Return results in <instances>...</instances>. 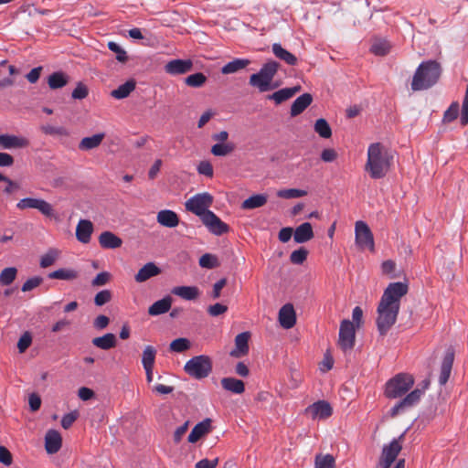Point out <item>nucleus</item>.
<instances>
[{
    "label": "nucleus",
    "instance_id": "obj_1",
    "mask_svg": "<svg viewBox=\"0 0 468 468\" xmlns=\"http://www.w3.org/2000/svg\"><path fill=\"white\" fill-rule=\"evenodd\" d=\"M407 292V284L400 282H392L385 289L377 310V326L381 335H385L396 323L400 299Z\"/></svg>",
    "mask_w": 468,
    "mask_h": 468
},
{
    "label": "nucleus",
    "instance_id": "obj_2",
    "mask_svg": "<svg viewBox=\"0 0 468 468\" xmlns=\"http://www.w3.org/2000/svg\"><path fill=\"white\" fill-rule=\"evenodd\" d=\"M392 153L380 143H373L368 145L365 171L372 179L384 178L392 165Z\"/></svg>",
    "mask_w": 468,
    "mask_h": 468
},
{
    "label": "nucleus",
    "instance_id": "obj_3",
    "mask_svg": "<svg viewBox=\"0 0 468 468\" xmlns=\"http://www.w3.org/2000/svg\"><path fill=\"white\" fill-rule=\"evenodd\" d=\"M441 73V68L436 60L422 61L417 68L411 81V90H428L437 83Z\"/></svg>",
    "mask_w": 468,
    "mask_h": 468
},
{
    "label": "nucleus",
    "instance_id": "obj_4",
    "mask_svg": "<svg viewBox=\"0 0 468 468\" xmlns=\"http://www.w3.org/2000/svg\"><path fill=\"white\" fill-rule=\"evenodd\" d=\"M414 385V378L406 373L397 374L390 378L385 388V395L388 399H398L405 395Z\"/></svg>",
    "mask_w": 468,
    "mask_h": 468
},
{
    "label": "nucleus",
    "instance_id": "obj_5",
    "mask_svg": "<svg viewBox=\"0 0 468 468\" xmlns=\"http://www.w3.org/2000/svg\"><path fill=\"white\" fill-rule=\"evenodd\" d=\"M184 370L196 379L205 378L212 371L211 359L205 355L193 356L185 364Z\"/></svg>",
    "mask_w": 468,
    "mask_h": 468
},
{
    "label": "nucleus",
    "instance_id": "obj_6",
    "mask_svg": "<svg viewBox=\"0 0 468 468\" xmlns=\"http://www.w3.org/2000/svg\"><path fill=\"white\" fill-rule=\"evenodd\" d=\"M213 197L207 192L198 193L191 197L185 203L186 209L202 218L213 204Z\"/></svg>",
    "mask_w": 468,
    "mask_h": 468
},
{
    "label": "nucleus",
    "instance_id": "obj_7",
    "mask_svg": "<svg viewBox=\"0 0 468 468\" xmlns=\"http://www.w3.org/2000/svg\"><path fill=\"white\" fill-rule=\"evenodd\" d=\"M422 388H416L412 391H410L409 394H407L401 400H399L398 403H396L391 409H390V416L395 417L400 412H403L404 410L417 405L419 401L420 400L421 396L424 394L425 390L428 388L430 385L429 380H424L422 382Z\"/></svg>",
    "mask_w": 468,
    "mask_h": 468
},
{
    "label": "nucleus",
    "instance_id": "obj_8",
    "mask_svg": "<svg viewBox=\"0 0 468 468\" xmlns=\"http://www.w3.org/2000/svg\"><path fill=\"white\" fill-rule=\"evenodd\" d=\"M356 325L347 319L340 324L338 345L345 352L350 351L355 346Z\"/></svg>",
    "mask_w": 468,
    "mask_h": 468
},
{
    "label": "nucleus",
    "instance_id": "obj_9",
    "mask_svg": "<svg viewBox=\"0 0 468 468\" xmlns=\"http://www.w3.org/2000/svg\"><path fill=\"white\" fill-rule=\"evenodd\" d=\"M356 244L362 250L368 249L373 251L375 243L373 234L367 224L358 220L355 224Z\"/></svg>",
    "mask_w": 468,
    "mask_h": 468
},
{
    "label": "nucleus",
    "instance_id": "obj_10",
    "mask_svg": "<svg viewBox=\"0 0 468 468\" xmlns=\"http://www.w3.org/2000/svg\"><path fill=\"white\" fill-rule=\"evenodd\" d=\"M16 207L21 210L35 208L37 209L41 214H43L46 217L54 216L53 207L48 202L41 198H22L17 202Z\"/></svg>",
    "mask_w": 468,
    "mask_h": 468
},
{
    "label": "nucleus",
    "instance_id": "obj_11",
    "mask_svg": "<svg viewBox=\"0 0 468 468\" xmlns=\"http://www.w3.org/2000/svg\"><path fill=\"white\" fill-rule=\"evenodd\" d=\"M200 219L207 230L216 236H221L227 233L229 229V227L213 211L207 212V214Z\"/></svg>",
    "mask_w": 468,
    "mask_h": 468
},
{
    "label": "nucleus",
    "instance_id": "obj_12",
    "mask_svg": "<svg viewBox=\"0 0 468 468\" xmlns=\"http://www.w3.org/2000/svg\"><path fill=\"white\" fill-rule=\"evenodd\" d=\"M333 413L331 405L325 400H318L305 409V414L313 420H324Z\"/></svg>",
    "mask_w": 468,
    "mask_h": 468
},
{
    "label": "nucleus",
    "instance_id": "obj_13",
    "mask_svg": "<svg viewBox=\"0 0 468 468\" xmlns=\"http://www.w3.org/2000/svg\"><path fill=\"white\" fill-rule=\"evenodd\" d=\"M165 71L171 76L186 74L192 70L193 61L191 59H172L165 65Z\"/></svg>",
    "mask_w": 468,
    "mask_h": 468
},
{
    "label": "nucleus",
    "instance_id": "obj_14",
    "mask_svg": "<svg viewBox=\"0 0 468 468\" xmlns=\"http://www.w3.org/2000/svg\"><path fill=\"white\" fill-rule=\"evenodd\" d=\"M402 439L403 434L399 438L393 439L388 444H385L382 448L380 459L394 463L402 449L400 442Z\"/></svg>",
    "mask_w": 468,
    "mask_h": 468
},
{
    "label": "nucleus",
    "instance_id": "obj_15",
    "mask_svg": "<svg viewBox=\"0 0 468 468\" xmlns=\"http://www.w3.org/2000/svg\"><path fill=\"white\" fill-rule=\"evenodd\" d=\"M250 334L249 332H242L235 337V347L230 351L229 355L232 357L239 358L249 353V340Z\"/></svg>",
    "mask_w": 468,
    "mask_h": 468
},
{
    "label": "nucleus",
    "instance_id": "obj_16",
    "mask_svg": "<svg viewBox=\"0 0 468 468\" xmlns=\"http://www.w3.org/2000/svg\"><path fill=\"white\" fill-rule=\"evenodd\" d=\"M29 145V140L14 134H0V146L3 149L25 148Z\"/></svg>",
    "mask_w": 468,
    "mask_h": 468
},
{
    "label": "nucleus",
    "instance_id": "obj_17",
    "mask_svg": "<svg viewBox=\"0 0 468 468\" xmlns=\"http://www.w3.org/2000/svg\"><path fill=\"white\" fill-rule=\"evenodd\" d=\"M454 360V352L452 349L449 348L443 357L441 366V372L439 376V384L441 386H443L447 383L449 380L452 364Z\"/></svg>",
    "mask_w": 468,
    "mask_h": 468
},
{
    "label": "nucleus",
    "instance_id": "obj_18",
    "mask_svg": "<svg viewBox=\"0 0 468 468\" xmlns=\"http://www.w3.org/2000/svg\"><path fill=\"white\" fill-rule=\"evenodd\" d=\"M279 322L284 329H290L296 323V315L291 303L284 304L279 311Z\"/></svg>",
    "mask_w": 468,
    "mask_h": 468
},
{
    "label": "nucleus",
    "instance_id": "obj_19",
    "mask_svg": "<svg viewBox=\"0 0 468 468\" xmlns=\"http://www.w3.org/2000/svg\"><path fill=\"white\" fill-rule=\"evenodd\" d=\"M62 445V438L56 430H48L45 436V448L48 453L54 454L58 452Z\"/></svg>",
    "mask_w": 468,
    "mask_h": 468
},
{
    "label": "nucleus",
    "instance_id": "obj_20",
    "mask_svg": "<svg viewBox=\"0 0 468 468\" xmlns=\"http://www.w3.org/2000/svg\"><path fill=\"white\" fill-rule=\"evenodd\" d=\"M93 232V224L89 219H80L76 227L77 239L87 244L90 241L91 234Z\"/></svg>",
    "mask_w": 468,
    "mask_h": 468
},
{
    "label": "nucleus",
    "instance_id": "obj_21",
    "mask_svg": "<svg viewBox=\"0 0 468 468\" xmlns=\"http://www.w3.org/2000/svg\"><path fill=\"white\" fill-rule=\"evenodd\" d=\"M250 85L257 88L261 92L273 90L278 86L277 84L273 85L272 81L260 71L250 75Z\"/></svg>",
    "mask_w": 468,
    "mask_h": 468
},
{
    "label": "nucleus",
    "instance_id": "obj_22",
    "mask_svg": "<svg viewBox=\"0 0 468 468\" xmlns=\"http://www.w3.org/2000/svg\"><path fill=\"white\" fill-rule=\"evenodd\" d=\"M99 243L103 249H117L122 244V240L112 231H103L99 236Z\"/></svg>",
    "mask_w": 468,
    "mask_h": 468
},
{
    "label": "nucleus",
    "instance_id": "obj_23",
    "mask_svg": "<svg viewBox=\"0 0 468 468\" xmlns=\"http://www.w3.org/2000/svg\"><path fill=\"white\" fill-rule=\"evenodd\" d=\"M157 222L166 228H175L179 223L178 216L176 212L170 209H164L157 213Z\"/></svg>",
    "mask_w": 468,
    "mask_h": 468
},
{
    "label": "nucleus",
    "instance_id": "obj_24",
    "mask_svg": "<svg viewBox=\"0 0 468 468\" xmlns=\"http://www.w3.org/2000/svg\"><path fill=\"white\" fill-rule=\"evenodd\" d=\"M314 231L311 223L304 222L298 226L293 232V239L296 243H304L312 239Z\"/></svg>",
    "mask_w": 468,
    "mask_h": 468
},
{
    "label": "nucleus",
    "instance_id": "obj_25",
    "mask_svg": "<svg viewBox=\"0 0 468 468\" xmlns=\"http://www.w3.org/2000/svg\"><path fill=\"white\" fill-rule=\"evenodd\" d=\"M301 86H294L291 88H283L281 89L272 94L268 95V100L273 101L276 104H280L289 99H291L294 94L300 91Z\"/></svg>",
    "mask_w": 468,
    "mask_h": 468
},
{
    "label": "nucleus",
    "instance_id": "obj_26",
    "mask_svg": "<svg viewBox=\"0 0 468 468\" xmlns=\"http://www.w3.org/2000/svg\"><path fill=\"white\" fill-rule=\"evenodd\" d=\"M313 101V97L310 93H303L299 96L291 106V116L295 117L301 114Z\"/></svg>",
    "mask_w": 468,
    "mask_h": 468
},
{
    "label": "nucleus",
    "instance_id": "obj_27",
    "mask_svg": "<svg viewBox=\"0 0 468 468\" xmlns=\"http://www.w3.org/2000/svg\"><path fill=\"white\" fill-rule=\"evenodd\" d=\"M160 272L161 270L154 262H148L138 271L134 279L137 282H144Z\"/></svg>",
    "mask_w": 468,
    "mask_h": 468
},
{
    "label": "nucleus",
    "instance_id": "obj_28",
    "mask_svg": "<svg viewBox=\"0 0 468 468\" xmlns=\"http://www.w3.org/2000/svg\"><path fill=\"white\" fill-rule=\"evenodd\" d=\"M171 292L186 301L197 299L200 293L196 286H176L171 290Z\"/></svg>",
    "mask_w": 468,
    "mask_h": 468
},
{
    "label": "nucleus",
    "instance_id": "obj_29",
    "mask_svg": "<svg viewBox=\"0 0 468 468\" xmlns=\"http://www.w3.org/2000/svg\"><path fill=\"white\" fill-rule=\"evenodd\" d=\"M210 430V420L206 419L198 422L191 431L188 435L187 441L190 443L197 442L202 436L207 434Z\"/></svg>",
    "mask_w": 468,
    "mask_h": 468
},
{
    "label": "nucleus",
    "instance_id": "obj_30",
    "mask_svg": "<svg viewBox=\"0 0 468 468\" xmlns=\"http://www.w3.org/2000/svg\"><path fill=\"white\" fill-rule=\"evenodd\" d=\"M172 304V298L165 296L161 300L154 302L148 309V314L152 316H157L167 313Z\"/></svg>",
    "mask_w": 468,
    "mask_h": 468
},
{
    "label": "nucleus",
    "instance_id": "obj_31",
    "mask_svg": "<svg viewBox=\"0 0 468 468\" xmlns=\"http://www.w3.org/2000/svg\"><path fill=\"white\" fill-rule=\"evenodd\" d=\"M250 63L248 58H234L221 68V73L225 75L237 73L247 68Z\"/></svg>",
    "mask_w": 468,
    "mask_h": 468
},
{
    "label": "nucleus",
    "instance_id": "obj_32",
    "mask_svg": "<svg viewBox=\"0 0 468 468\" xmlns=\"http://www.w3.org/2000/svg\"><path fill=\"white\" fill-rule=\"evenodd\" d=\"M91 342L98 348L109 350L116 346L117 338L112 333H107L102 336L93 338Z\"/></svg>",
    "mask_w": 468,
    "mask_h": 468
},
{
    "label": "nucleus",
    "instance_id": "obj_33",
    "mask_svg": "<svg viewBox=\"0 0 468 468\" xmlns=\"http://www.w3.org/2000/svg\"><path fill=\"white\" fill-rule=\"evenodd\" d=\"M105 134L99 133L92 136L84 137L79 144V148L82 151H89L97 148L104 139Z\"/></svg>",
    "mask_w": 468,
    "mask_h": 468
},
{
    "label": "nucleus",
    "instance_id": "obj_34",
    "mask_svg": "<svg viewBox=\"0 0 468 468\" xmlns=\"http://www.w3.org/2000/svg\"><path fill=\"white\" fill-rule=\"evenodd\" d=\"M222 388L234 394H241L245 390L244 382L235 378H223L221 379Z\"/></svg>",
    "mask_w": 468,
    "mask_h": 468
},
{
    "label": "nucleus",
    "instance_id": "obj_35",
    "mask_svg": "<svg viewBox=\"0 0 468 468\" xmlns=\"http://www.w3.org/2000/svg\"><path fill=\"white\" fill-rule=\"evenodd\" d=\"M136 82L134 80H129L117 89L112 91V96L117 100L127 98L132 91L134 90Z\"/></svg>",
    "mask_w": 468,
    "mask_h": 468
},
{
    "label": "nucleus",
    "instance_id": "obj_36",
    "mask_svg": "<svg viewBox=\"0 0 468 468\" xmlns=\"http://www.w3.org/2000/svg\"><path fill=\"white\" fill-rule=\"evenodd\" d=\"M79 272L74 269L61 268L48 273L49 279L73 281L77 279Z\"/></svg>",
    "mask_w": 468,
    "mask_h": 468
},
{
    "label": "nucleus",
    "instance_id": "obj_37",
    "mask_svg": "<svg viewBox=\"0 0 468 468\" xmlns=\"http://www.w3.org/2000/svg\"><path fill=\"white\" fill-rule=\"evenodd\" d=\"M68 82L69 77L62 71L53 72L48 79V84L51 90L60 89L66 86Z\"/></svg>",
    "mask_w": 468,
    "mask_h": 468
},
{
    "label": "nucleus",
    "instance_id": "obj_38",
    "mask_svg": "<svg viewBox=\"0 0 468 468\" xmlns=\"http://www.w3.org/2000/svg\"><path fill=\"white\" fill-rule=\"evenodd\" d=\"M272 52L277 58L285 61L289 65L293 66L297 62L296 57L284 49L280 44L275 43L272 45Z\"/></svg>",
    "mask_w": 468,
    "mask_h": 468
},
{
    "label": "nucleus",
    "instance_id": "obj_39",
    "mask_svg": "<svg viewBox=\"0 0 468 468\" xmlns=\"http://www.w3.org/2000/svg\"><path fill=\"white\" fill-rule=\"evenodd\" d=\"M267 202V197L262 194L253 195L242 202V208L254 209L264 206Z\"/></svg>",
    "mask_w": 468,
    "mask_h": 468
},
{
    "label": "nucleus",
    "instance_id": "obj_40",
    "mask_svg": "<svg viewBox=\"0 0 468 468\" xmlns=\"http://www.w3.org/2000/svg\"><path fill=\"white\" fill-rule=\"evenodd\" d=\"M391 48V45L386 39H376L370 47V51L376 56H385Z\"/></svg>",
    "mask_w": 468,
    "mask_h": 468
},
{
    "label": "nucleus",
    "instance_id": "obj_41",
    "mask_svg": "<svg viewBox=\"0 0 468 468\" xmlns=\"http://www.w3.org/2000/svg\"><path fill=\"white\" fill-rule=\"evenodd\" d=\"M314 468H335V460L331 454H317L314 458Z\"/></svg>",
    "mask_w": 468,
    "mask_h": 468
},
{
    "label": "nucleus",
    "instance_id": "obj_42",
    "mask_svg": "<svg viewBox=\"0 0 468 468\" xmlns=\"http://www.w3.org/2000/svg\"><path fill=\"white\" fill-rule=\"evenodd\" d=\"M156 356V349L152 346H146L142 355L144 367H154Z\"/></svg>",
    "mask_w": 468,
    "mask_h": 468
},
{
    "label": "nucleus",
    "instance_id": "obj_43",
    "mask_svg": "<svg viewBox=\"0 0 468 468\" xmlns=\"http://www.w3.org/2000/svg\"><path fill=\"white\" fill-rule=\"evenodd\" d=\"M314 131L319 134V136L324 139L330 138L332 135L331 127L324 118H320L315 122Z\"/></svg>",
    "mask_w": 468,
    "mask_h": 468
},
{
    "label": "nucleus",
    "instance_id": "obj_44",
    "mask_svg": "<svg viewBox=\"0 0 468 468\" xmlns=\"http://www.w3.org/2000/svg\"><path fill=\"white\" fill-rule=\"evenodd\" d=\"M17 270L15 267L5 268L0 272V284L3 286L10 285L16 278Z\"/></svg>",
    "mask_w": 468,
    "mask_h": 468
},
{
    "label": "nucleus",
    "instance_id": "obj_45",
    "mask_svg": "<svg viewBox=\"0 0 468 468\" xmlns=\"http://www.w3.org/2000/svg\"><path fill=\"white\" fill-rule=\"evenodd\" d=\"M307 195V191L297 188L281 189L277 192V197L285 199L303 197Z\"/></svg>",
    "mask_w": 468,
    "mask_h": 468
},
{
    "label": "nucleus",
    "instance_id": "obj_46",
    "mask_svg": "<svg viewBox=\"0 0 468 468\" xmlns=\"http://www.w3.org/2000/svg\"><path fill=\"white\" fill-rule=\"evenodd\" d=\"M40 130L46 135H58V136L69 135L68 130L63 126H55V125L47 123V124L41 125Z\"/></svg>",
    "mask_w": 468,
    "mask_h": 468
},
{
    "label": "nucleus",
    "instance_id": "obj_47",
    "mask_svg": "<svg viewBox=\"0 0 468 468\" xmlns=\"http://www.w3.org/2000/svg\"><path fill=\"white\" fill-rule=\"evenodd\" d=\"M206 81L207 77L202 72L189 75L185 79L186 85L192 88H200L206 83Z\"/></svg>",
    "mask_w": 468,
    "mask_h": 468
},
{
    "label": "nucleus",
    "instance_id": "obj_48",
    "mask_svg": "<svg viewBox=\"0 0 468 468\" xmlns=\"http://www.w3.org/2000/svg\"><path fill=\"white\" fill-rule=\"evenodd\" d=\"M235 149V145L232 143L228 144H216L211 147V153L215 156H225Z\"/></svg>",
    "mask_w": 468,
    "mask_h": 468
},
{
    "label": "nucleus",
    "instance_id": "obj_49",
    "mask_svg": "<svg viewBox=\"0 0 468 468\" xmlns=\"http://www.w3.org/2000/svg\"><path fill=\"white\" fill-rule=\"evenodd\" d=\"M172 352L182 353L190 348V341L187 338H176L170 343L169 346Z\"/></svg>",
    "mask_w": 468,
    "mask_h": 468
},
{
    "label": "nucleus",
    "instance_id": "obj_50",
    "mask_svg": "<svg viewBox=\"0 0 468 468\" xmlns=\"http://www.w3.org/2000/svg\"><path fill=\"white\" fill-rule=\"evenodd\" d=\"M278 68L279 64L276 61L271 60L263 64L259 71L272 81Z\"/></svg>",
    "mask_w": 468,
    "mask_h": 468
},
{
    "label": "nucleus",
    "instance_id": "obj_51",
    "mask_svg": "<svg viewBox=\"0 0 468 468\" xmlns=\"http://www.w3.org/2000/svg\"><path fill=\"white\" fill-rule=\"evenodd\" d=\"M199 265L202 268L213 269L218 265V261L215 255L205 253L199 259Z\"/></svg>",
    "mask_w": 468,
    "mask_h": 468
},
{
    "label": "nucleus",
    "instance_id": "obj_52",
    "mask_svg": "<svg viewBox=\"0 0 468 468\" xmlns=\"http://www.w3.org/2000/svg\"><path fill=\"white\" fill-rule=\"evenodd\" d=\"M460 105L457 101H453L443 114L444 122H452L459 114Z\"/></svg>",
    "mask_w": 468,
    "mask_h": 468
},
{
    "label": "nucleus",
    "instance_id": "obj_53",
    "mask_svg": "<svg viewBox=\"0 0 468 468\" xmlns=\"http://www.w3.org/2000/svg\"><path fill=\"white\" fill-rule=\"evenodd\" d=\"M58 253L57 250H49L47 253H45L43 256H41L40 262H39L40 266L42 268H48V267L51 266L58 259Z\"/></svg>",
    "mask_w": 468,
    "mask_h": 468
},
{
    "label": "nucleus",
    "instance_id": "obj_54",
    "mask_svg": "<svg viewBox=\"0 0 468 468\" xmlns=\"http://www.w3.org/2000/svg\"><path fill=\"white\" fill-rule=\"evenodd\" d=\"M308 255L307 250L304 248H300L298 250H293L290 255V261L293 264H303V261L306 260Z\"/></svg>",
    "mask_w": 468,
    "mask_h": 468
},
{
    "label": "nucleus",
    "instance_id": "obj_55",
    "mask_svg": "<svg viewBox=\"0 0 468 468\" xmlns=\"http://www.w3.org/2000/svg\"><path fill=\"white\" fill-rule=\"evenodd\" d=\"M108 48L112 52L116 53V59L120 62H124L127 60V54L126 51L117 43L115 42H109Z\"/></svg>",
    "mask_w": 468,
    "mask_h": 468
},
{
    "label": "nucleus",
    "instance_id": "obj_56",
    "mask_svg": "<svg viewBox=\"0 0 468 468\" xmlns=\"http://www.w3.org/2000/svg\"><path fill=\"white\" fill-rule=\"evenodd\" d=\"M112 299V292L109 290L100 291L94 297V303L97 306H102Z\"/></svg>",
    "mask_w": 468,
    "mask_h": 468
},
{
    "label": "nucleus",
    "instance_id": "obj_57",
    "mask_svg": "<svg viewBox=\"0 0 468 468\" xmlns=\"http://www.w3.org/2000/svg\"><path fill=\"white\" fill-rule=\"evenodd\" d=\"M42 282H43V278H41L40 276L31 277L24 282L21 290H22V292L31 291V290L37 288V286H39Z\"/></svg>",
    "mask_w": 468,
    "mask_h": 468
},
{
    "label": "nucleus",
    "instance_id": "obj_58",
    "mask_svg": "<svg viewBox=\"0 0 468 468\" xmlns=\"http://www.w3.org/2000/svg\"><path fill=\"white\" fill-rule=\"evenodd\" d=\"M89 94L88 88L81 82H79L72 90L71 97L75 100H83Z\"/></svg>",
    "mask_w": 468,
    "mask_h": 468
},
{
    "label": "nucleus",
    "instance_id": "obj_59",
    "mask_svg": "<svg viewBox=\"0 0 468 468\" xmlns=\"http://www.w3.org/2000/svg\"><path fill=\"white\" fill-rule=\"evenodd\" d=\"M227 311H228V306H226L222 303H219L212 304V305L208 306V308H207V313L212 317L221 315V314H225Z\"/></svg>",
    "mask_w": 468,
    "mask_h": 468
},
{
    "label": "nucleus",
    "instance_id": "obj_60",
    "mask_svg": "<svg viewBox=\"0 0 468 468\" xmlns=\"http://www.w3.org/2000/svg\"><path fill=\"white\" fill-rule=\"evenodd\" d=\"M32 343V337L29 335V333L23 334L17 343V348L20 353H24L31 345Z\"/></svg>",
    "mask_w": 468,
    "mask_h": 468
},
{
    "label": "nucleus",
    "instance_id": "obj_61",
    "mask_svg": "<svg viewBox=\"0 0 468 468\" xmlns=\"http://www.w3.org/2000/svg\"><path fill=\"white\" fill-rule=\"evenodd\" d=\"M197 172L207 177L213 176V167L208 161H201L197 165Z\"/></svg>",
    "mask_w": 468,
    "mask_h": 468
},
{
    "label": "nucleus",
    "instance_id": "obj_62",
    "mask_svg": "<svg viewBox=\"0 0 468 468\" xmlns=\"http://www.w3.org/2000/svg\"><path fill=\"white\" fill-rule=\"evenodd\" d=\"M78 416L79 414L76 410L65 414L61 420V426L66 430L70 428L73 422L77 420Z\"/></svg>",
    "mask_w": 468,
    "mask_h": 468
},
{
    "label": "nucleus",
    "instance_id": "obj_63",
    "mask_svg": "<svg viewBox=\"0 0 468 468\" xmlns=\"http://www.w3.org/2000/svg\"><path fill=\"white\" fill-rule=\"evenodd\" d=\"M110 279V273L107 271H101L96 275V277L92 280V286H102L105 285Z\"/></svg>",
    "mask_w": 468,
    "mask_h": 468
},
{
    "label": "nucleus",
    "instance_id": "obj_64",
    "mask_svg": "<svg viewBox=\"0 0 468 468\" xmlns=\"http://www.w3.org/2000/svg\"><path fill=\"white\" fill-rule=\"evenodd\" d=\"M218 463V458H215L213 460L202 459L196 463L195 468H216Z\"/></svg>",
    "mask_w": 468,
    "mask_h": 468
}]
</instances>
